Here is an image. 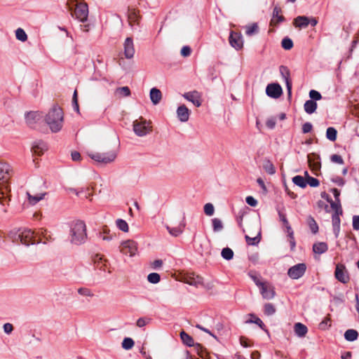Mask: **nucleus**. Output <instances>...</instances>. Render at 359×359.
<instances>
[{
    "label": "nucleus",
    "instance_id": "nucleus-34",
    "mask_svg": "<svg viewBox=\"0 0 359 359\" xmlns=\"http://www.w3.org/2000/svg\"><path fill=\"white\" fill-rule=\"evenodd\" d=\"M250 316L252 318L248 320H247L246 321L247 323H255V324L257 325L262 329H263V330L264 329L265 325L264 324V323L262 322V320L259 318L257 317L253 313H250Z\"/></svg>",
    "mask_w": 359,
    "mask_h": 359
},
{
    "label": "nucleus",
    "instance_id": "nucleus-47",
    "mask_svg": "<svg viewBox=\"0 0 359 359\" xmlns=\"http://www.w3.org/2000/svg\"><path fill=\"white\" fill-rule=\"evenodd\" d=\"M215 208L210 203H208L204 205V212L208 216H212L214 214Z\"/></svg>",
    "mask_w": 359,
    "mask_h": 359
},
{
    "label": "nucleus",
    "instance_id": "nucleus-32",
    "mask_svg": "<svg viewBox=\"0 0 359 359\" xmlns=\"http://www.w3.org/2000/svg\"><path fill=\"white\" fill-rule=\"evenodd\" d=\"M180 338L182 341V342L188 346H194V339L193 338L189 335L188 334L187 332H185L184 331H182L180 332Z\"/></svg>",
    "mask_w": 359,
    "mask_h": 359
},
{
    "label": "nucleus",
    "instance_id": "nucleus-24",
    "mask_svg": "<svg viewBox=\"0 0 359 359\" xmlns=\"http://www.w3.org/2000/svg\"><path fill=\"white\" fill-rule=\"evenodd\" d=\"M280 8L275 6L273 11L271 24L276 25L284 20V17L280 14Z\"/></svg>",
    "mask_w": 359,
    "mask_h": 359
},
{
    "label": "nucleus",
    "instance_id": "nucleus-28",
    "mask_svg": "<svg viewBox=\"0 0 359 359\" xmlns=\"http://www.w3.org/2000/svg\"><path fill=\"white\" fill-rule=\"evenodd\" d=\"M304 108L307 114H311L316 111L317 103L313 100H309L304 103Z\"/></svg>",
    "mask_w": 359,
    "mask_h": 359
},
{
    "label": "nucleus",
    "instance_id": "nucleus-9",
    "mask_svg": "<svg viewBox=\"0 0 359 359\" xmlns=\"http://www.w3.org/2000/svg\"><path fill=\"white\" fill-rule=\"evenodd\" d=\"M137 250V244L135 241L128 240L121 243L120 245V251L130 257L134 256Z\"/></svg>",
    "mask_w": 359,
    "mask_h": 359
},
{
    "label": "nucleus",
    "instance_id": "nucleus-52",
    "mask_svg": "<svg viewBox=\"0 0 359 359\" xmlns=\"http://www.w3.org/2000/svg\"><path fill=\"white\" fill-rule=\"evenodd\" d=\"M245 240L248 245H254L257 244L260 241V237L259 236L254 238H251L249 236H245Z\"/></svg>",
    "mask_w": 359,
    "mask_h": 359
},
{
    "label": "nucleus",
    "instance_id": "nucleus-50",
    "mask_svg": "<svg viewBox=\"0 0 359 359\" xmlns=\"http://www.w3.org/2000/svg\"><path fill=\"white\" fill-rule=\"evenodd\" d=\"M78 293L85 297H93V294L92 291L86 287H80L78 289Z\"/></svg>",
    "mask_w": 359,
    "mask_h": 359
},
{
    "label": "nucleus",
    "instance_id": "nucleus-60",
    "mask_svg": "<svg viewBox=\"0 0 359 359\" xmlns=\"http://www.w3.org/2000/svg\"><path fill=\"white\" fill-rule=\"evenodd\" d=\"M276 118H269L266 122V126L270 128V129H273L274 128L275 126H276Z\"/></svg>",
    "mask_w": 359,
    "mask_h": 359
},
{
    "label": "nucleus",
    "instance_id": "nucleus-54",
    "mask_svg": "<svg viewBox=\"0 0 359 359\" xmlns=\"http://www.w3.org/2000/svg\"><path fill=\"white\" fill-rule=\"evenodd\" d=\"M137 20V15L135 11H131L128 15V21L130 25L133 27V23H135Z\"/></svg>",
    "mask_w": 359,
    "mask_h": 359
},
{
    "label": "nucleus",
    "instance_id": "nucleus-56",
    "mask_svg": "<svg viewBox=\"0 0 359 359\" xmlns=\"http://www.w3.org/2000/svg\"><path fill=\"white\" fill-rule=\"evenodd\" d=\"M191 53V49L188 46H184L181 49L180 53L183 57H188Z\"/></svg>",
    "mask_w": 359,
    "mask_h": 359
},
{
    "label": "nucleus",
    "instance_id": "nucleus-14",
    "mask_svg": "<svg viewBox=\"0 0 359 359\" xmlns=\"http://www.w3.org/2000/svg\"><path fill=\"white\" fill-rule=\"evenodd\" d=\"M279 71H280L282 78L283 79V80L285 82L288 94L290 95L291 90H292V81L290 79V69L286 66L281 65L279 67Z\"/></svg>",
    "mask_w": 359,
    "mask_h": 359
},
{
    "label": "nucleus",
    "instance_id": "nucleus-23",
    "mask_svg": "<svg viewBox=\"0 0 359 359\" xmlns=\"http://www.w3.org/2000/svg\"><path fill=\"white\" fill-rule=\"evenodd\" d=\"M186 283L190 285L198 287L203 285V279L199 276H189L187 278Z\"/></svg>",
    "mask_w": 359,
    "mask_h": 359
},
{
    "label": "nucleus",
    "instance_id": "nucleus-37",
    "mask_svg": "<svg viewBox=\"0 0 359 359\" xmlns=\"http://www.w3.org/2000/svg\"><path fill=\"white\" fill-rule=\"evenodd\" d=\"M116 226L123 232H128L129 227L128 223L122 219H118L116 221Z\"/></svg>",
    "mask_w": 359,
    "mask_h": 359
},
{
    "label": "nucleus",
    "instance_id": "nucleus-10",
    "mask_svg": "<svg viewBox=\"0 0 359 359\" xmlns=\"http://www.w3.org/2000/svg\"><path fill=\"white\" fill-rule=\"evenodd\" d=\"M76 18L79 21L84 22L87 21L88 16V8L86 4L80 3L76 4L74 11Z\"/></svg>",
    "mask_w": 359,
    "mask_h": 359
},
{
    "label": "nucleus",
    "instance_id": "nucleus-63",
    "mask_svg": "<svg viewBox=\"0 0 359 359\" xmlns=\"http://www.w3.org/2000/svg\"><path fill=\"white\" fill-rule=\"evenodd\" d=\"M163 265V261L161 259H156L152 262L151 266L154 269H158Z\"/></svg>",
    "mask_w": 359,
    "mask_h": 359
},
{
    "label": "nucleus",
    "instance_id": "nucleus-25",
    "mask_svg": "<svg viewBox=\"0 0 359 359\" xmlns=\"http://www.w3.org/2000/svg\"><path fill=\"white\" fill-rule=\"evenodd\" d=\"M350 278L347 271H344L343 265L338 264V281L346 283L349 281Z\"/></svg>",
    "mask_w": 359,
    "mask_h": 359
},
{
    "label": "nucleus",
    "instance_id": "nucleus-33",
    "mask_svg": "<svg viewBox=\"0 0 359 359\" xmlns=\"http://www.w3.org/2000/svg\"><path fill=\"white\" fill-rule=\"evenodd\" d=\"M292 182L301 188H305L307 185L306 179L301 175H296L292 177Z\"/></svg>",
    "mask_w": 359,
    "mask_h": 359
},
{
    "label": "nucleus",
    "instance_id": "nucleus-11",
    "mask_svg": "<svg viewBox=\"0 0 359 359\" xmlns=\"http://www.w3.org/2000/svg\"><path fill=\"white\" fill-rule=\"evenodd\" d=\"M282 93V87L277 83H269L266 88V94L271 98L277 99L280 97Z\"/></svg>",
    "mask_w": 359,
    "mask_h": 359
},
{
    "label": "nucleus",
    "instance_id": "nucleus-26",
    "mask_svg": "<svg viewBox=\"0 0 359 359\" xmlns=\"http://www.w3.org/2000/svg\"><path fill=\"white\" fill-rule=\"evenodd\" d=\"M294 25L297 27L305 28L309 25V18L306 16H298L294 19Z\"/></svg>",
    "mask_w": 359,
    "mask_h": 359
},
{
    "label": "nucleus",
    "instance_id": "nucleus-43",
    "mask_svg": "<svg viewBox=\"0 0 359 359\" xmlns=\"http://www.w3.org/2000/svg\"><path fill=\"white\" fill-rule=\"evenodd\" d=\"M264 312L266 316H272L276 313V308L271 303L265 304L264 306Z\"/></svg>",
    "mask_w": 359,
    "mask_h": 359
},
{
    "label": "nucleus",
    "instance_id": "nucleus-38",
    "mask_svg": "<svg viewBox=\"0 0 359 359\" xmlns=\"http://www.w3.org/2000/svg\"><path fill=\"white\" fill-rule=\"evenodd\" d=\"M259 31V27L257 23H253L246 27L245 34L248 36H252L257 34Z\"/></svg>",
    "mask_w": 359,
    "mask_h": 359
},
{
    "label": "nucleus",
    "instance_id": "nucleus-49",
    "mask_svg": "<svg viewBox=\"0 0 359 359\" xmlns=\"http://www.w3.org/2000/svg\"><path fill=\"white\" fill-rule=\"evenodd\" d=\"M309 97H311V100L317 101L320 100L322 98L321 94L315 90H311L309 92Z\"/></svg>",
    "mask_w": 359,
    "mask_h": 359
},
{
    "label": "nucleus",
    "instance_id": "nucleus-27",
    "mask_svg": "<svg viewBox=\"0 0 359 359\" xmlns=\"http://www.w3.org/2000/svg\"><path fill=\"white\" fill-rule=\"evenodd\" d=\"M294 330L296 335L299 337H304L308 332L306 326L301 323H295Z\"/></svg>",
    "mask_w": 359,
    "mask_h": 359
},
{
    "label": "nucleus",
    "instance_id": "nucleus-39",
    "mask_svg": "<svg viewBox=\"0 0 359 359\" xmlns=\"http://www.w3.org/2000/svg\"><path fill=\"white\" fill-rule=\"evenodd\" d=\"M135 344V342L132 338L126 337L122 341V348L125 350L131 349Z\"/></svg>",
    "mask_w": 359,
    "mask_h": 359
},
{
    "label": "nucleus",
    "instance_id": "nucleus-53",
    "mask_svg": "<svg viewBox=\"0 0 359 359\" xmlns=\"http://www.w3.org/2000/svg\"><path fill=\"white\" fill-rule=\"evenodd\" d=\"M250 277L252 278V280L255 282L256 285L260 288L262 285H264L265 284L264 282H262L259 277H258L256 274L254 273H249Z\"/></svg>",
    "mask_w": 359,
    "mask_h": 359
},
{
    "label": "nucleus",
    "instance_id": "nucleus-57",
    "mask_svg": "<svg viewBox=\"0 0 359 359\" xmlns=\"http://www.w3.org/2000/svg\"><path fill=\"white\" fill-rule=\"evenodd\" d=\"M312 128H313V126L310 122L304 123L302 125V133L304 134L310 133L311 131Z\"/></svg>",
    "mask_w": 359,
    "mask_h": 359
},
{
    "label": "nucleus",
    "instance_id": "nucleus-42",
    "mask_svg": "<svg viewBox=\"0 0 359 359\" xmlns=\"http://www.w3.org/2000/svg\"><path fill=\"white\" fill-rule=\"evenodd\" d=\"M16 39L20 41H25L27 39V35L22 28H18L15 31Z\"/></svg>",
    "mask_w": 359,
    "mask_h": 359
},
{
    "label": "nucleus",
    "instance_id": "nucleus-64",
    "mask_svg": "<svg viewBox=\"0 0 359 359\" xmlns=\"http://www.w3.org/2000/svg\"><path fill=\"white\" fill-rule=\"evenodd\" d=\"M72 159L74 161H79L81 160V154L78 151L72 152Z\"/></svg>",
    "mask_w": 359,
    "mask_h": 359
},
{
    "label": "nucleus",
    "instance_id": "nucleus-8",
    "mask_svg": "<svg viewBox=\"0 0 359 359\" xmlns=\"http://www.w3.org/2000/svg\"><path fill=\"white\" fill-rule=\"evenodd\" d=\"M306 270V264L299 263L291 266L287 271V275L292 279H299L304 275Z\"/></svg>",
    "mask_w": 359,
    "mask_h": 359
},
{
    "label": "nucleus",
    "instance_id": "nucleus-7",
    "mask_svg": "<svg viewBox=\"0 0 359 359\" xmlns=\"http://www.w3.org/2000/svg\"><path fill=\"white\" fill-rule=\"evenodd\" d=\"M89 156L97 163L107 164L115 161L117 154L115 151H110L106 153L89 154Z\"/></svg>",
    "mask_w": 359,
    "mask_h": 359
},
{
    "label": "nucleus",
    "instance_id": "nucleus-44",
    "mask_svg": "<svg viewBox=\"0 0 359 359\" xmlns=\"http://www.w3.org/2000/svg\"><path fill=\"white\" fill-rule=\"evenodd\" d=\"M326 137L331 141H334L337 139V130L333 127H330L327 129Z\"/></svg>",
    "mask_w": 359,
    "mask_h": 359
},
{
    "label": "nucleus",
    "instance_id": "nucleus-1",
    "mask_svg": "<svg viewBox=\"0 0 359 359\" xmlns=\"http://www.w3.org/2000/svg\"><path fill=\"white\" fill-rule=\"evenodd\" d=\"M46 230L41 229L35 233L32 229L27 228H14L11 230L8 234V238L13 243L16 244H23L29 246L36 243V237L41 235L46 237Z\"/></svg>",
    "mask_w": 359,
    "mask_h": 359
},
{
    "label": "nucleus",
    "instance_id": "nucleus-2",
    "mask_svg": "<svg viewBox=\"0 0 359 359\" xmlns=\"http://www.w3.org/2000/svg\"><path fill=\"white\" fill-rule=\"evenodd\" d=\"M332 196L326 191L320 194L321 199L318 201L317 205L319 209L327 213L332 212V222L333 230H337V188H332L329 190Z\"/></svg>",
    "mask_w": 359,
    "mask_h": 359
},
{
    "label": "nucleus",
    "instance_id": "nucleus-58",
    "mask_svg": "<svg viewBox=\"0 0 359 359\" xmlns=\"http://www.w3.org/2000/svg\"><path fill=\"white\" fill-rule=\"evenodd\" d=\"M330 326V320L329 318L325 319L319 324V328L323 330H326Z\"/></svg>",
    "mask_w": 359,
    "mask_h": 359
},
{
    "label": "nucleus",
    "instance_id": "nucleus-16",
    "mask_svg": "<svg viewBox=\"0 0 359 359\" xmlns=\"http://www.w3.org/2000/svg\"><path fill=\"white\" fill-rule=\"evenodd\" d=\"M185 226H186V223L184 221V216H183L182 221L180 222V224L177 226L170 227L168 225H165V228L168 231V232L170 235H172V236L177 237L182 233Z\"/></svg>",
    "mask_w": 359,
    "mask_h": 359
},
{
    "label": "nucleus",
    "instance_id": "nucleus-5",
    "mask_svg": "<svg viewBox=\"0 0 359 359\" xmlns=\"http://www.w3.org/2000/svg\"><path fill=\"white\" fill-rule=\"evenodd\" d=\"M13 175L11 166L5 162H0V191H10L9 180Z\"/></svg>",
    "mask_w": 359,
    "mask_h": 359
},
{
    "label": "nucleus",
    "instance_id": "nucleus-36",
    "mask_svg": "<svg viewBox=\"0 0 359 359\" xmlns=\"http://www.w3.org/2000/svg\"><path fill=\"white\" fill-rule=\"evenodd\" d=\"M222 257L226 260H231L233 257V252L229 248H224L221 252Z\"/></svg>",
    "mask_w": 359,
    "mask_h": 359
},
{
    "label": "nucleus",
    "instance_id": "nucleus-29",
    "mask_svg": "<svg viewBox=\"0 0 359 359\" xmlns=\"http://www.w3.org/2000/svg\"><path fill=\"white\" fill-rule=\"evenodd\" d=\"M327 250V245L324 242L314 243L313 245V251L315 254H323Z\"/></svg>",
    "mask_w": 359,
    "mask_h": 359
},
{
    "label": "nucleus",
    "instance_id": "nucleus-21",
    "mask_svg": "<svg viewBox=\"0 0 359 359\" xmlns=\"http://www.w3.org/2000/svg\"><path fill=\"white\" fill-rule=\"evenodd\" d=\"M260 292L263 297V298L266 299H271L275 296V292L273 288L268 285L266 283L264 285L259 288Z\"/></svg>",
    "mask_w": 359,
    "mask_h": 359
},
{
    "label": "nucleus",
    "instance_id": "nucleus-45",
    "mask_svg": "<svg viewBox=\"0 0 359 359\" xmlns=\"http://www.w3.org/2000/svg\"><path fill=\"white\" fill-rule=\"evenodd\" d=\"M147 280L150 283L156 284L161 280V276L157 273H151L148 275Z\"/></svg>",
    "mask_w": 359,
    "mask_h": 359
},
{
    "label": "nucleus",
    "instance_id": "nucleus-19",
    "mask_svg": "<svg viewBox=\"0 0 359 359\" xmlns=\"http://www.w3.org/2000/svg\"><path fill=\"white\" fill-rule=\"evenodd\" d=\"M177 116L181 122H187L190 116L189 109L184 105H180L177 109Z\"/></svg>",
    "mask_w": 359,
    "mask_h": 359
},
{
    "label": "nucleus",
    "instance_id": "nucleus-3",
    "mask_svg": "<svg viewBox=\"0 0 359 359\" xmlns=\"http://www.w3.org/2000/svg\"><path fill=\"white\" fill-rule=\"evenodd\" d=\"M45 121L53 133L59 132L63 126L64 114L62 109L54 105L45 116Z\"/></svg>",
    "mask_w": 359,
    "mask_h": 359
},
{
    "label": "nucleus",
    "instance_id": "nucleus-61",
    "mask_svg": "<svg viewBox=\"0 0 359 359\" xmlns=\"http://www.w3.org/2000/svg\"><path fill=\"white\" fill-rule=\"evenodd\" d=\"M13 330V327L12 324L7 323L4 325V331L5 333L9 334L12 332Z\"/></svg>",
    "mask_w": 359,
    "mask_h": 359
},
{
    "label": "nucleus",
    "instance_id": "nucleus-55",
    "mask_svg": "<svg viewBox=\"0 0 359 359\" xmlns=\"http://www.w3.org/2000/svg\"><path fill=\"white\" fill-rule=\"evenodd\" d=\"M149 321H150L149 318H140L137 319L136 324H137V326H138L139 327H142L145 326L146 325H147Z\"/></svg>",
    "mask_w": 359,
    "mask_h": 359
},
{
    "label": "nucleus",
    "instance_id": "nucleus-15",
    "mask_svg": "<svg viewBox=\"0 0 359 359\" xmlns=\"http://www.w3.org/2000/svg\"><path fill=\"white\" fill-rule=\"evenodd\" d=\"M182 96L197 107L201 105V96L199 93L196 90L185 93Z\"/></svg>",
    "mask_w": 359,
    "mask_h": 359
},
{
    "label": "nucleus",
    "instance_id": "nucleus-12",
    "mask_svg": "<svg viewBox=\"0 0 359 359\" xmlns=\"http://www.w3.org/2000/svg\"><path fill=\"white\" fill-rule=\"evenodd\" d=\"M229 40L230 45L235 49L240 50L243 48V41L241 34L231 32Z\"/></svg>",
    "mask_w": 359,
    "mask_h": 359
},
{
    "label": "nucleus",
    "instance_id": "nucleus-17",
    "mask_svg": "<svg viewBox=\"0 0 359 359\" xmlns=\"http://www.w3.org/2000/svg\"><path fill=\"white\" fill-rule=\"evenodd\" d=\"M41 117V114L38 111L28 112L25 114L26 123L29 127L32 128Z\"/></svg>",
    "mask_w": 359,
    "mask_h": 359
},
{
    "label": "nucleus",
    "instance_id": "nucleus-13",
    "mask_svg": "<svg viewBox=\"0 0 359 359\" xmlns=\"http://www.w3.org/2000/svg\"><path fill=\"white\" fill-rule=\"evenodd\" d=\"M124 55L127 59H131L135 55L133 40L131 37H127L123 43Z\"/></svg>",
    "mask_w": 359,
    "mask_h": 359
},
{
    "label": "nucleus",
    "instance_id": "nucleus-41",
    "mask_svg": "<svg viewBox=\"0 0 359 359\" xmlns=\"http://www.w3.org/2000/svg\"><path fill=\"white\" fill-rule=\"evenodd\" d=\"M263 167L265 171L270 175H273L276 172V169L273 163L269 160L264 162Z\"/></svg>",
    "mask_w": 359,
    "mask_h": 359
},
{
    "label": "nucleus",
    "instance_id": "nucleus-40",
    "mask_svg": "<svg viewBox=\"0 0 359 359\" xmlns=\"http://www.w3.org/2000/svg\"><path fill=\"white\" fill-rule=\"evenodd\" d=\"M27 196H28L29 202L32 205H35L39 201H40L41 200L43 199V196H45V194H37L36 196H32L31 194L27 193Z\"/></svg>",
    "mask_w": 359,
    "mask_h": 359
},
{
    "label": "nucleus",
    "instance_id": "nucleus-59",
    "mask_svg": "<svg viewBox=\"0 0 359 359\" xmlns=\"http://www.w3.org/2000/svg\"><path fill=\"white\" fill-rule=\"evenodd\" d=\"M245 201L249 205L252 207H255L257 204V201L254 197L250 196L246 197Z\"/></svg>",
    "mask_w": 359,
    "mask_h": 359
},
{
    "label": "nucleus",
    "instance_id": "nucleus-31",
    "mask_svg": "<svg viewBox=\"0 0 359 359\" xmlns=\"http://www.w3.org/2000/svg\"><path fill=\"white\" fill-rule=\"evenodd\" d=\"M306 222L311 231L313 234L317 233L318 231V225L316 222L315 219L310 215L307 217Z\"/></svg>",
    "mask_w": 359,
    "mask_h": 359
},
{
    "label": "nucleus",
    "instance_id": "nucleus-62",
    "mask_svg": "<svg viewBox=\"0 0 359 359\" xmlns=\"http://www.w3.org/2000/svg\"><path fill=\"white\" fill-rule=\"evenodd\" d=\"M353 228L354 230H359V215L353 217Z\"/></svg>",
    "mask_w": 359,
    "mask_h": 359
},
{
    "label": "nucleus",
    "instance_id": "nucleus-30",
    "mask_svg": "<svg viewBox=\"0 0 359 359\" xmlns=\"http://www.w3.org/2000/svg\"><path fill=\"white\" fill-rule=\"evenodd\" d=\"M358 337V332L353 329H348L344 333V338L348 341H354Z\"/></svg>",
    "mask_w": 359,
    "mask_h": 359
},
{
    "label": "nucleus",
    "instance_id": "nucleus-20",
    "mask_svg": "<svg viewBox=\"0 0 359 359\" xmlns=\"http://www.w3.org/2000/svg\"><path fill=\"white\" fill-rule=\"evenodd\" d=\"M8 192L0 191V213L7 212L6 205H8L11 201Z\"/></svg>",
    "mask_w": 359,
    "mask_h": 359
},
{
    "label": "nucleus",
    "instance_id": "nucleus-46",
    "mask_svg": "<svg viewBox=\"0 0 359 359\" xmlns=\"http://www.w3.org/2000/svg\"><path fill=\"white\" fill-rule=\"evenodd\" d=\"M281 46L285 50H290L293 47V42L290 38L285 37L282 40Z\"/></svg>",
    "mask_w": 359,
    "mask_h": 359
},
{
    "label": "nucleus",
    "instance_id": "nucleus-22",
    "mask_svg": "<svg viewBox=\"0 0 359 359\" xmlns=\"http://www.w3.org/2000/svg\"><path fill=\"white\" fill-rule=\"evenodd\" d=\"M149 97L151 102L156 105L162 99V93L161 90L156 88H153L150 90Z\"/></svg>",
    "mask_w": 359,
    "mask_h": 359
},
{
    "label": "nucleus",
    "instance_id": "nucleus-6",
    "mask_svg": "<svg viewBox=\"0 0 359 359\" xmlns=\"http://www.w3.org/2000/svg\"><path fill=\"white\" fill-rule=\"evenodd\" d=\"M133 129L135 134L138 137H144L151 132L150 123L143 118L135 120L133 123Z\"/></svg>",
    "mask_w": 359,
    "mask_h": 359
},
{
    "label": "nucleus",
    "instance_id": "nucleus-35",
    "mask_svg": "<svg viewBox=\"0 0 359 359\" xmlns=\"http://www.w3.org/2000/svg\"><path fill=\"white\" fill-rule=\"evenodd\" d=\"M212 229L215 232H219L224 228L222 222L219 218H213L212 219Z\"/></svg>",
    "mask_w": 359,
    "mask_h": 359
},
{
    "label": "nucleus",
    "instance_id": "nucleus-51",
    "mask_svg": "<svg viewBox=\"0 0 359 359\" xmlns=\"http://www.w3.org/2000/svg\"><path fill=\"white\" fill-rule=\"evenodd\" d=\"M116 92L124 97H128L130 95V90L128 86L118 88Z\"/></svg>",
    "mask_w": 359,
    "mask_h": 359
},
{
    "label": "nucleus",
    "instance_id": "nucleus-48",
    "mask_svg": "<svg viewBox=\"0 0 359 359\" xmlns=\"http://www.w3.org/2000/svg\"><path fill=\"white\" fill-rule=\"evenodd\" d=\"M306 174L308 175L307 172H306ZM306 182L307 184H309L311 187H316L319 185V180L309 175H307Z\"/></svg>",
    "mask_w": 359,
    "mask_h": 359
},
{
    "label": "nucleus",
    "instance_id": "nucleus-4",
    "mask_svg": "<svg viewBox=\"0 0 359 359\" xmlns=\"http://www.w3.org/2000/svg\"><path fill=\"white\" fill-rule=\"evenodd\" d=\"M86 224L81 220L74 221L70 224L69 240L74 245H81L86 241Z\"/></svg>",
    "mask_w": 359,
    "mask_h": 359
},
{
    "label": "nucleus",
    "instance_id": "nucleus-18",
    "mask_svg": "<svg viewBox=\"0 0 359 359\" xmlns=\"http://www.w3.org/2000/svg\"><path fill=\"white\" fill-rule=\"evenodd\" d=\"M32 149L34 154L41 156L48 149V147L43 141L36 140L33 142Z\"/></svg>",
    "mask_w": 359,
    "mask_h": 359
}]
</instances>
